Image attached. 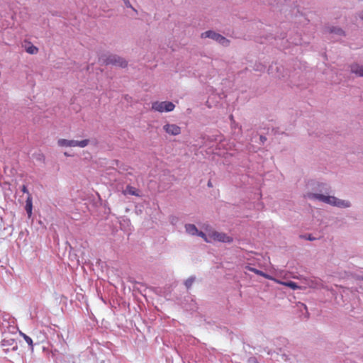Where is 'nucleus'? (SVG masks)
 I'll list each match as a JSON object with an SVG mask.
<instances>
[{
    "label": "nucleus",
    "mask_w": 363,
    "mask_h": 363,
    "mask_svg": "<svg viewBox=\"0 0 363 363\" xmlns=\"http://www.w3.org/2000/svg\"><path fill=\"white\" fill-rule=\"evenodd\" d=\"M124 194L136 196H140L139 191L136 188L131 186L130 185L126 186V188L124 191Z\"/></svg>",
    "instance_id": "obj_12"
},
{
    "label": "nucleus",
    "mask_w": 363,
    "mask_h": 363,
    "mask_svg": "<svg viewBox=\"0 0 363 363\" xmlns=\"http://www.w3.org/2000/svg\"><path fill=\"white\" fill-rule=\"evenodd\" d=\"M57 144L60 147H76L77 142L75 140L60 139Z\"/></svg>",
    "instance_id": "obj_10"
},
{
    "label": "nucleus",
    "mask_w": 363,
    "mask_h": 363,
    "mask_svg": "<svg viewBox=\"0 0 363 363\" xmlns=\"http://www.w3.org/2000/svg\"><path fill=\"white\" fill-rule=\"evenodd\" d=\"M254 69L256 71L264 72L265 70L266 67L264 65H262L261 63H258V64L256 63L255 65Z\"/></svg>",
    "instance_id": "obj_20"
},
{
    "label": "nucleus",
    "mask_w": 363,
    "mask_h": 363,
    "mask_svg": "<svg viewBox=\"0 0 363 363\" xmlns=\"http://www.w3.org/2000/svg\"><path fill=\"white\" fill-rule=\"evenodd\" d=\"M36 160L39 161H43L44 160V155L43 154H38L36 155Z\"/></svg>",
    "instance_id": "obj_23"
},
{
    "label": "nucleus",
    "mask_w": 363,
    "mask_h": 363,
    "mask_svg": "<svg viewBox=\"0 0 363 363\" xmlns=\"http://www.w3.org/2000/svg\"><path fill=\"white\" fill-rule=\"evenodd\" d=\"M1 345L2 346H13V350H16L17 349L16 343L13 339H4L1 341Z\"/></svg>",
    "instance_id": "obj_13"
},
{
    "label": "nucleus",
    "mask_w": 363,
    "mask_h": 363,
    "mask_svg": "<svg viewBox=\"0 0 363 363\" xmlns=\"http://www.w3.org/2000/svg\"><path fill=\"white\" fill-rule=\"evenodd\" d=\"M175 108L171 101H155L152 104V109L160 113L170 112Z\"/></svg>",
    "instance_id": "obj_3"
},
{
    "label": "nucleus",
    "mask_w": 363,
    "mask_h": 363,
    "mask_svg": "<svg viewBox=\"0 0 363 363\" xmlns=\"http://www.w3.org/2000/svg\"><path fill=\"white\" fill-rule=\"evenodd\" d=\"M163 130L171 135L175 136L181 133V128L176 124L167 123L164 125Z\"/></svg>",
    "instance_id": "obj_7"
},
{
    "label": "nucleus",
    "mask_w": 363,
    "mask_h": 363,
    "mask_svg": "<svg viewBox=\"0 0 363 363\" xmlns=\"http://www.w3.org/2000/svg\"><path fill=\"white\" fill-rule=\"evenodd\" d=\"M184 227L186 232L191 235H196L199 233V230L194 224H186Z\"/></svg>",
    "instance_id": "obj_11"
},
{
    "label": "nucleus",
    "mask_w": 363,
    "mask_h": 363,
    "mask_svg": "<svg viewBox=\"0 0 363 363\" xmlns=\"http://www.w3.org/2000/svg\"><path fill=\"white\" fill-rule=\"evenodd\" d=\"M329 30H330V33H334L337 35H345L344 30L339 27L333 26L329 28Z\"/></svg>",
    "instance_id": "obj_14"
},
{
    "label": "nucleus",
    "mask_w": 363,
    "mask_h": 363,
    "mask_svg": "<svg viewBox=\"0 0 363 363\" xmlns=\"http://www.w3.org/2000/svg\"><path fill=\"white\" fill-rule=\"evenodd\" d=\"M208 186H212L211 182L210 181L208 182Z\"/></svg>",
    "instance_id": "obj_33"
},
{
    "label": "nucleus",
    "mask_w": 363,
    "mask_h": 363,
    "mask_svg": "<svg viewBox=\"0 0 363 363\" xmlns=\"http://www.w3.org/2000/svg\"><path fill=\"white\" fill-rule=\"evenodd\" d=\"M262 272H263L262 271H261V270H259V269H256V270H255V274H257V275H259V276H262Z\"/></svg>",
    "instance_id": "obj_31"
},
{
    "label": "nucleus",
    "mask_w": 363,
    "mask_h": 363,
    "mask_svg": "<svg viewBox=\"0 0 363 363\" xmlns=\"http://www.w3.org/2000/svg\"><path fill=\"white\" fill-rule=\"evenodd\" d=\"M26 51L29 54L34 55L38 52V48L36 46L30 44L28 47L26 48Z\"/></svg>",
    "instance_id": "obj_16"
},
{
    "label": "nucleus",
    "mask_w": 363,
    "mask_h": 363,
    "mask_svg": "<svg viewBox=\"0 0 363 363\" xmlns=\"http://www.w3.org/2000/svg\"><path fill=\"white\" fill-rule=\"evenodd\" d=\"M32 209H33V199L30 194H28V196H27L25 205V210L28 214V216L30 218L32 215Z\"/></svg>",
    "instance_id": "obj_9"
},
{
    "label": "nucleus",
    "mask_w": 363,
    "mask_h": 363,
    "mask_svg": "<svg viewBox=\"0 0 363 363\" xmlns=\"http://www.w3.org/2000/svg\"><path fill=\"white\" fill-rule=\"evenodd\" d=\"M359 17L363 20V10L358 13Z\"/></svg>",
    "instance_id": "obj_32"
},
{
    "label": "nucleus",
    "mask_w": 363,
    "mask_h": 363,
    "mask_svg": "<svg viewBox=\"0 0 363 363\" xmlns=\"http://www.w3.org/2000/svg\"><path fill=\"white\" fill-rule=\"evenodd\" d=\"M261 277H264V278H266L267 279H269V280L272 279V277L270 275L267 274V273H265L264 272H262V274Z\"/></svg>",
    "instance_id": "obj_26"
},
{
    "label": "nucleus",
    "mask_w": 363,
    "mask_h": 363,
    "mask_svg": "<svg viewBox=\"0 0 363 363\" xmlns=\"http://www.w3.org/2000/svg\"><path fill=\"white\" fill-rule=\"evenodd\" d=\"M248 363H258L255 357H252L249 359Z\"/></svg>",
    "instance_id": "obj_28"
},
{
    "label": "nucleus",
    "mask_w": 363,
    "mask_h": 363,
    "mask_svg": "<svg viewBox=\"0 0 363 363\" xmlns=\"http://www.w3.org/2000/svg\"><path fill=\"white\" fill-rule=\"evenodd\" d=\"M21 191L23 192V193H26L28 195L29 191H28V189H27V186L26 185H23L22 187H21Z\"/></svg>",
    "instance_id": "obj_27"
},
{
    "label": "nucleus",
    "mask_w": 363,
    "mask_h": 363,
    "mask_svg": "<svg viewBox=\"0 0 363 363\" xmlns=\"http://www.w3.org/2000/svg\"><path fill=\"white\" fill-rule=\"evenodd\" d=\"M20 334L23 337L24 340L27 342V344L29 345L31 350H33V340L31 339V337L21 332L20 333Z\"/></svg>",
    "instance_id": "obj_15"
},
{
    "label": "nucleus",
    "mask_w": 363,
    "mask_h": 363,
    "mask_svg": "<svg viewBox=\"0 0 363 363\" xmlns=\"http://www.w3.org/2000/svg\"><path fill=\"white\" fill-rule=\"evenodd\" d=\"M259 140L262 143H264L267 140V138L264 135H260Z\"/></svg>",
    "instance_id": "obj_29"
},
{
    "label": "nucleus",
    "mask_w": 363,
    "mask_h": 363,
    "mask_svg": "<svg viewBox=\"0 0 363 363\" xmlns=\"http://www.w3.org/2000/svg\"><path fill=\"white\" fill-rule=\"evenodd\" d=\"M245 269H246L247 270L250 271V272H254V273H255V270H256V269H255V268H254V267H251L250 264L247 265V266L245 267Z\"/></svg>",
    "instance_id": "obj_24"
},
{
    "label": "nucleus",
    "mask_w": 363,
    "mask_h": 363,
    "mask_svg": "<svg viewBox=\"0 0 363 363\" xmlns=\"http://www.w3.org/2000/svg\"><path fill=\"white\" fill-rule=\"evenodd\" d=\"M208 236L211 240L224 243H231L233 241V238L231 236L228 235L225 233H220L216 230L210 232L208 233Z\"/></svg>",
    "instance_id": "obj_6"
},
{
    "label": "nucleus",
    "mask_w": 363,
    "mask_h": 363,
    "mask_svg": "<svg viewBox=\"0 0 363 363\" xmlns=\"http://www.w3.org/2000/svg\"><path fill=\"white\" fill-rule=\"evenodd\" d=\"M286 286L290 287L291 289H296L298 288V285L296 283H295L294 281H287L286 283L284 284Z\"/></svg>",
    "instance_id": "obj_21"
},
{
    "label": "nucleus",
    "mask_w": 363,
    "mask_h": 363,
    "mask_svg": "<svg viewBox=\"0 0 363 363\" xmlns=\"http://www.w3.org/2000/svg\"><path fill=\"white\" fill-rule=\"evenodd\" d=\"M287 41H289V43L290 44H294V45H298L299 43H301V39L298 38V39H295V40H287Z\"/></svg>",
    "instance_id": "obj_22"
},
{
    "label": "nucleus",
    "mask_w": 363,
    "mask_h": 363,
    "mask_svg": "<svg viewBox=\"0 0 363 363\" xmlns=\"http://www.w3.org/2000/svg\"><path fill=\"white\" fill-rule=\"evenodd\" d=\"M196 235L202 238L207 242H210L211 241V239H210L208 235H207L206 233H204L202 231L199 230V233H196Z\"/></svg>",
    "instance_id": "obj_18"
},
{
    "label": "nucleus",
    "mask_w": 363,
    "mask_h": 363,
    "mask_svg": "<svg viewBox=\"0 0 363 363\" xmlns=\"http://www.w3.org/2000/svg\"><path fill=\"white\" fill-rule=\"evenodd\" d=\"M305 198L311 201H319L332 206L340 208H347L351 206V203L348 200L338 199L334 196L324 195L318 193L308 192L305 194Z\"/></svg>",
    "instance_id": "obj_1"
},
{
    "label": "nucleus",
    "mask_w": 363,
    "mask_h": 363,
    "mask_svg": "<svg viewBox=\"0 0 363 363\" xmlns=\"http://www.w3.org/2000/svg\"><path fill=\"white\" fill-rule=\"evenodd\" d=\"M201 37L202 38H211V39L219 43L220 45H222L223 46H228V45H229V43H230V41L227 38H225L220 34L217 33L212 30H208L204 33H202Z\"/></svg>",
    "instance_id": "obj_4"
},
{
    "label": "nucleus",
    "mask_w": 363,
    "mask_h": 363,
    "mask_svg": "<svg viewBox=\"0 0 363 363\" xmlns=\"http://www.w3.org/2000/svg\"><path fill=\"white\" fill-rule=\"evenodd\" d=\"M76 142H77L76 147H84L86 145H88V144L89 143V140L85 139V140H82L81 141L76 140Z\"/></svg>",
    "instance_id": "obj_19"
},
{
    "label": "nucleus",
    "mask_w": 363,
    "mask_h": 363,
    "mask_svg": "<svg viewBox=\"0 0 363 363\" xmlns=\"http://www.w3.org/2000/svg\"><path fill=\"white\" fill-rule=\"evenodd\" d=\"M304 238L306 240H310V241H313V240H315V238L314 237H313L311 235H305Z\"/></svg>",
    "instance_id": "obj_25"
},
{
    "label": "nucleus",
    "mask_w": 363,
    "mask_h": 363,
    "mask_svg": "<svg viewBox=\"0 0 363 363\" xmlns=\"http://www.w3.org/2000/svg\"><path fill=\"white\" fill-rule=\"evenodd\" d=\"M52 351L59 354H64L67 350V343L59 331L53 330V337L50 343Z\"/></svg>",
    "instance_id": "obj_2"
},
{
    "label": "nucleus",
    "mask_w": 363,
    "mask_h": 363,
    "mask_svg": "<svg viewBox=\"0 0 363 363\" xmlns=\"http://www.w3.org/2000/svg\"><path fill=\"white\" fill-rule=\"evenodd\" d=\"M104 63L106 65H113L121 67H125L128 65L127 62L122 57L116 55H108L104 56L102 58Z\"/></svg>",
    "instance_id": "obj_5"
},
{
    "label": "nucleus",
    "mask_w": 363,
    "mask_h": 363,
    "mask_svg": "<svg viewBox=\"0 0 363 363\" xmlns=\"http://www.w3.org/2000/svg\"><path fill=\"white\" fill-rule=\"evenodd\" d=\"M123 1L127 7L132 8V6L128 0H123Z\"/></svg>",
    "instance_id": "obj_30"
},
{
    "label": "nucleus",
    "mask_w": 363,
    "mask_h": 363,
    "mask_svg": "<svg viewBox=\"0 0 363 363\" xmlns=\"http://www.w3.org/2000/svg\"><path fill=\"white\" fill-rule=\"evenodd\" d=\"M350 71L357 76L363 77V65L359 64H352L350 66Z\"/></svg>",
    "instance_id": "obj_8"
},
{
    "label": "nucleus",
    "mask_w": 363,
    "mask_h": 363,
    "mask_svg": "<svg viewBox=\"0 0 363 363\" xmlns=\"http://www.w3.org/2000/svg\"><path fill=\"white\" fill-rule=\"evenodd\" d=\"M196 279V277L194 276H191L190 277H189L185 281H184V285L186 287V289H190L193 284V283L194 282Z\"/></svg>",
    "instance_id": "obj_17"
}]
</instances>
